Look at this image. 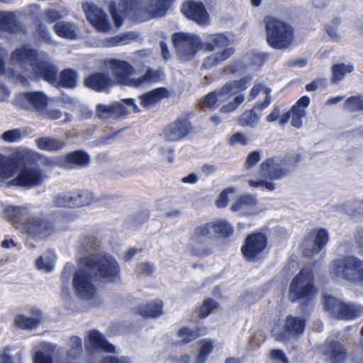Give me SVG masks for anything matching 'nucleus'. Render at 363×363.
Segmentation results:
<instances>
[{
  "label": "nucleus",
  "mask_w": 363,
  "mask_h": 363,
  "mask_svg": "<svg viewBox=\"0 0 363 363\" xmlns=\"http://www.w3.org/2000/svg\"><path fill=\"white\" fill-rule=\"evenodd\" d=\"M19 167L20 163L16 157L0 154V181L13 177L18 169L17 176L10 182L11 185L32 188L41 185L47 178L35 166Z\"/></svg>",
  "instance_id": "1"
},
{
  "label": "nucleus",
  "mask_w": 363,
  "mask_h": 363,
  "mask_svg": "<svg viewBox=\"0 0 363 363\" xmlns=\"http://www.w3.org/2000/svg\"><path fill=\"white\" fill-rule=\"evenodd\" d=\"M106 67L111 71L117 84L135 88H140L160 79L161 72L148 67L145 72L139 77H135V69L129 62L109 59L106 61Z\"/></svg>",
  "instance_id": "2"
},
{
  "label": "nucleus",
  "mask_w": 363,
  "mask_h": 363,
  "mask_svg": "<svg viewBox=\"0 0 363 363\" xmlns=\"http://www.w3.org/2000/svg\"><path fill=\"white\" fill-rule=\"evenodd\" d=\"M173 0H120L119 11L122 16L128 10H135V14L142 18V21L163 17Z\"/></svg>",
  "instance_id": "3"
},
{
  "label": "nucleus",
  "mask_w": 363,
  "mask_h": 363,
  "mask_svg": "<svg viewBox=\"0 0 363 363\" xmlns=\"http://www.w3.org/2000/svg\"><path fill=\"white\" fill-rule=\"evenodd\" d=\"M330 274L333 279H340L363 286V260L354 256L335 259Z\"/></svg>",
  "instance_id": "4"
},
{
  "label": "nucleus",
  "mask_w": 363,
  "mask_h": 363,
  "mask_svg": "<svg viewBox=\"0 0 363 363\" xmlns=\"http://www.w3.org/2000/svg\"><path fill=\"white\" fill-rule=\"evenodd\" d=\"M80 264L87 267L96 279L106 282H116L120 279V267L112 255H91L82 259Z\"/></svg>",
  "instance_id": "5"
},
{
  "label": "nucleus",
  "mask_w": 363,
  "mask_h": 363,
  "mask_svg": "<svg viewBox=\"0 0 363 363\" xmlns=\"http://www.w3.org/2000/svg\"><path fill=\"white\" fill-rule=\"evenodd\" d=\"M266 40L267 44L276 50L287 49L294 40L292 26L282 20L267 17L264 19Z\"/></svg>",
  "instance_id": "6"
},
{
  "label": "nucleus",
  "mask_w": 363,
  "mask_h": 363,
  "mask_svg": "<svg viewBox=\"0 0 363 363\" xmlns=\"http://www.w3.org/2000/svg\"><path fill=\"white\" fill-rule=\"evenodd\" d=\"M316 293L312 271L309 268H303L292 279L289 297L291 301H307L311 300Z\"/></svg>",
  "instance_id": "7"
},
{
  "label": "nucleus",
  "mask_w": 363,
  "mask_h": 363,
  "mask_svg": "<svg viewBox=\"0 0 363 363\" xmlns=\"http://www.w3.org/2000/svg\"><path fill=\"white\" fill-rule=\"evenodd\" d=\"M324 307L333 316L341 320H352L363 314V306L343 303L333 296H325Z\"/></svg>",
  "instance_id": "8"
},
{
  "label": "nucleus",
  "mask_w": 363,
  "mask_h": 363,
  "mask_svg": "<svg viewBox=\"0 0 363 363\" xmlns=\"http://www.w3.org/2000/svg\"><path fill=\"white\" fill-rule=\"evenodd\" d=\"M172 43L182 60L190 59L202 48L200 38L191 33H174L172 35Z\"/></svg>",
  "instance_id": "9"
},
{
  "label": "nucleus",
  "mask_w": 363,
  "mask_h": 363,
  "mask_svg": "<svg viewBox=\"0 0 363 363\" xmlns=\"http://www.w3.org/2000/svg\"><path fill=\"white\" fill-rule=\"evenodd\" d=\"M73 278L72 284L75 292L83 299L91 300L96 298V287L93 283L91 271L83 264Z\"/></svg>",
  "instance_id": "10"
},
{
  "label": "nucleus",
  "mask_w": 363,
  "mask_h": 363,
  "mask_svg": "<svg viewBox=\"0 0 363 363\" xmlns=\"http://www.w3.org/2000/svg\"><path fill=\"white\" fill-rule=\"evenodd\" d=\"M42 78L56 86L73 88L77 84V74L71 69H65L58 74L57 68L51 63L50 58Z\"/></svg>",
  "instance_id": "11"
},
{
  "label": "nucleus",
  "mask_w": 363,
  "mask_h": 363,
  "mask_svg": "<svg viewBox=\"0 0 363 363\" xmlns=\"http://www.w3.org/2000/svg\"><path fill=\"white\" fill-rule=\"evenodd\" d=\"M267 246V238L264 234L252 233L247 237L245 244L242 247V252L248 261H256L262 257Z\"/></svg>",
  "instance_id": "12"
},
{
  "label": "nucleus",
  "mask_w": 363,
  "mask_h": 363,
  "mask_svg": "<svg viewBox=\"0 0 363 363\" xmlns=\"http://www.w3.org/2000/svg\"><path fill=\"white\" fill-rule=\"evenodd\" d=\"M212 237L208 224L196 228L189 240V247L197 256L203 257L209 254L207 242Z\"/></svg>",
  "instance_id": "13"
},
{
  "label": "nucleus",
  "mask_w": 363,
  "mask_h": 363,
  "mask_svg": "<svg viewBox=\"0 0 363 363\" xmlns=\"http://www.w3.org/2000/svg\"><path fill=\"white\" fill-rule=\"evenodd\" d=\"M94 201L93 194L85 191L59 195L54 200V203L57 206L70 208L89 206Z\"/></svg>",
  "instance_id": "14"
},
{
  "label": "nucleus",
  "mask_w": 363,
  "mask_h": 363,
  "mask_svg": "<svg viewBox=\"0 0 363 363\" xmlns=\"http://www.w3.org/2000/svg\"><path fill=\"white\" fill-rule=\"evenodd\" d=\"M50 99L40 91L26 92L18 94L16 105L24 109H35L40 113L48 105Z\"/></svg>",
  "instance_id": "15"
},
{
  "label": "nucleus",
  "mask_w": 363,
  "mask_h": 363,
  "mask_svg": "<svg viewBox=\"0 0 363 363\" xmlns=\"http://www.w3.org/2000/svg\"><path fill=\"white\" fill-rule=\"evenodd\" d=\"M257 203V200L255 195L243 194L237 198L231 205L230 210L241 216L256 215L261 211Z\"/></svg>",
  "instance_id": "16"
},
{
  "label": "nucleus",
  "mask_w": 363,
  "mask_h": 363,
  "mask_svg": "<svg viewBox=\"0 0 363 363\" xmlns=\"http://www.w3.org/2000/svg\"><path fill=\"white\" fill-rule=\"evenodd\" d=\"M82 8L86 15L87 20L98 31L107 33L110 30L111 25L101 9L90 3L83 4Z\"/></svg>",
  "instance_id": "17"
},
{
  "label": "nucleus",
  "mask_w": 363,
  "mask_h": 363,
  "mask_svg": "<svg viewBox=\"0 0 363 363\" xmlns=\"http://www.w3.org/2000/svg\"><path fill=\"white\" fill-rule=\"evenodd\" d=\"M191 131V125L185 119H177L167 125L163 131L164 139L168 142H177L186 137Z\"/></svg>",
  "instance_id": "18"
},
{
  "label": "nucleus",
  "mask_w": 363,
  "mask_h": 363,
  "mask_svg": "<svg viewBox=\"0 0 363 363\" xmlns=\"http://www.w3.org/2000/svg\"><path fill=\"white\" fill-rule=\"evenodd\" d=\"M85 347L89 351L103 350L106 352L116 353V347L109 343L103 334L96 330H91L88 332L85 338Z\"/></svg>",
  "instance_id": "19"
},
{
  "label": "nucleus",
  "mask_w": 363,
  "mask_h": 363,
  "mask_svg": "<svg viewBox=\"0 0 363 363\" xmlns=\"http://www.w3.org/2000/svg\"><path fill=\"white\" fill-rule=\"evenodd\" d=\"M328 234L325 229H319L314 236L311 235L303 245V254L306 257H311L318 253L328 243Z\"/></svg>",
  "instance_id": "20"
},
{
  "label": "nucleus",
  "mask_w": 363,
  "mask_h": 363,
  "mask_svg": "<svg viewBox=\"0 0 363 363\" xmlns=\"http://www.w3.org/2000/svg\"><path fill=\"white\" fill-rule=\"evenodd\" d=\"M182 13L199 25L209 23V18L204 6L201 3L194 1L186 2L182 8Z\"/></svg>",
  "instance_id": "21"
},
{
  "label": "nucleus",
  "mask_w": 363,
  "mask_h": 363,
  "mask_svg": "<svg viewBox=\"0 0 363 363\" xmlns=\"http://www.w3.org/2000/svg\"><path fill=\"white\" fill-rule=\"evenodd\" d=\"M288 170L275 159H267L260 165L259 175L263 179H281Z\"/></svg>",
  "instance_id": "22"
},
{
  "label": "nucleus",
  "mask_w": 363,
  "mask_h": 363,
  "mask_svg": "<svg viewBox=\"0 0 363 363\" xmlns=\"http://www.w3.org/2000/svg\"><path fill=\"white\" fill-rule=\"evenodd\" d=\"M25 228L29 235L41 239L45 238L54 233V228L50 223L38 218L28 219Z\"/></svg>",
  "instance_id": "23"
},
{
  "label": "nucleus",
  "mask_w": 363,
  "mask_h": 363,
  "mask_svg": "<svg viewBox=\"0 0 363 363\" xmlns=\"http://www.w3.org/2000/svg\"><path fill=\"white\" fill-rule=\"evenodd\" d=\"M84 85L96 91H106L113 85V82L105 74L97 72L86 77Z\"/></svg>",
  "instance_id": "24"
},
{
  "label": "nucleus",
  "mask_w": 363,
  "mask_h": 363,
  "mask_svg": "<svg viewBox=\"0 0 363 363\" xmlns=\"http://www.w3.org/2000/svg\"><path fill=\"white\" fill-rule=\"evenodd\" d=\"M127 111L120 102L111 104H98L96 106V115L102 119L111 117H119L125 115Z\"/></svg>",
  "instance_id": "25"
},
{
  "label": "nucleus",
  "mask_w": 363,
  "mask_h": 363,
  "mask_svg": "<svg viewBox=\"0 0 363 363\" xmlns=\"http://www.w3.org/2000/svg\"><path fill=\"white\" fill-rule=\"evenodd\" d=\"M162 309L163 301L157 299L140 306L138 312L144 318H157L163 314Z\"/></svg>",
  "instance_id": "26"
},
{
  "label": "nucleus",
  "mask_w": 363,
  "mask_h": 363,
  "mask_svg": "<svg viewBox=\"0 0 363 363\" xmlns=\"http://www.w3.org/2000/svg\"><path fill=\"white\" fill-rule=\"evenodd\" d=\"M168 91L165 88L155 89L139 96L140 105L144 108H149L161 99L168 96Z\"/></svg>",
  "instance_id": "27"
},
{
  "label": "nucleus",
  "mask_w": 363,
  "mask_h": 363,
  "mask_svg": "<svg viewBox=\"0 0 363 363\" xmlns=\"http://www.w3.org/2000/svg\"><path fill=\"white\" fill-rule=\"evenodd\" d=\"M230 38L227 33H214L206 36V41L203 43L205 50L208 52L216 48H224L230 44Z\"/></svg>",
  "instance_id": "28"
},
{
  "label": "nucleus",
  "mask_w": 363,
  "mask_h": 363,
  "mask_svg": "<svg viewBox=\"0 0 363 363\" xmlns=\"http://www.w3.org/2000/svg\"><path fill=\"white\" fill-rule=\"evenodd\" d=\"M305 328L303 319L291 315L287 316L284 323V337H294L301 335Z\"/></svg>",
  "instance_id": "29"
},
{
  "label": "nucleus",
  "mask_w": 363,
  "mask_h": 363,
  "mask_svg": "<svg viewBox=\"0 0 363 363\" xmlns=\"http://www.w3.org/2000/svg\"><path fill=\"white\" fill-rule=\"evenodd\" d=\"M21 28L16 16L9 11H0V30L16 33Z\"/></svg>",
  "instance_id": "30"
},
{
  "label": "nucleus",
  "mask_w": 363,
  "mask_h": 363,
  "mask_svg": "<svg viewBox=\"0 0 363 363\" xmlns=\"http://www.w3.org/2000/svg\"><path fill=\"white\" fill-rule=\"evenodd\" d=\"M42 313L39 311L33 312L30 316L20 315L16 318V324L21 328L30 330L41 323L43 321Z\"/></svg>",
  "instance_id": "31"
},
{
  "label": "nucleus",
  "mask_w": 363,
  "mask_h": 363,
  "mask_svg": "<svg viewBox=\"0 0 363 363\" xmlns=\"http://www.w3.org/2000/svg\"><path fill=\"white\" fill-rule=\"evenodd\" d=\"M235 52L232 47L225 48L222 51L214 53L204 59L202 66L206 69L217 66L228 60Z\"/></svg>",
  "instance_id": "32"
},
{
  "label": "nucleus",
  "mask_w": 363,
  "mask_h": 363,
  "mask_svg": "<svg viewBox=\"0 0 363 363\" xmlns=\"http://www.w3.org/2000/svg\"><path fill=\"white\" fill-rule=\"evenodd\" d=\"M227 89V87H222L218 91H214L207 94L201 104L202 108L213 109L223 102L227 101L229 99L228 95L225 92Z\"/></svg>",
  "instance_id": "33"
},
{
  "label": "nucleus",
  "mask_w": 363,
  "mask_h": 363,
  "mask_svg": "<svg viewBox=\"0 0 363 363\" xmlns=\"http://www.w3.org/2000/svg\"><path fill=\"white\" fill-rule=\"evenodd\" d=\"M37 147L44 151H56L62 150L65 144L62 140L57 138L43 137L35 140Z\"/></svg>",
  "instance_id": "34"
},
{
  "label": "nucleus",
  "mask_w": 363,
  "mask_h": 363,
  "mask_svg": "<svg viewBox=\"0 0 363 363\" xmlns=\"http://www.w3.org/2000/svg\"><path fill=\"white\" fill-rule=\"evenodd\" d=\"M207 224L211 230L212 235L216 234L220 237H227L233 234V225L225 220H218Z\"/></svg>",
  "instance_id": "35"
},
{
  "label": "nucleus",
  "mask_w": 363,
  "mask_h": 363,
  "mask_svg": "<svg viewBox=\"0 0 363 363\" xmlns=\"http://www.w3.org/2000/svg\"><path fill=\"white\" fill-rule=\"evenodd\" d=\"M90 160L89 155L81 150L74 151L66 157L67 167L71 168L74 166L85 167L89 163Z\"/></svg>",
  "instance_id": "36"
},
{
  "label": "nucleus",
  "mask_w": 363,
  "mask_h": 363,
  "mask_svg": "<svg viewBox=\"0 0 363 363\" xmlns=\"http://www.w3.org/2000/svg\"><path fill=\"white\" fill-rule=\"evenodd\" d=\"M4 214L11 221H21L28 215V209L25 206H9L4 208Z\"/></svg>",
  "instance_id": "37"
},
{
  "label": "nucleus",
  "mask_w": 363,
  "mask_h": 363,
  "mask_svg": "<svg viewBox=\"0 0 363 363\" xmlns=\"http://www.w3.org/2000/svg\"><path fill=\"white\" fill-rule=\"evenodd\" d=\"M55 33L61 38L74 39L77 36L75 25L69 22L59 21L55 26Z\"/></svg>",
  "instance_id": "38"
},
{
  "label": "nucleus",
  "mask_w": 363,
  "mask_h": 363,
  "mask_svg": "<svg viewBox=\"0 0 363 363\" xmlns=\"http://www.w3.org/2000/svg\"><path fill=\"white\" fill-rule=\"evenodd\" d=\"M327 350L330 354L332 363H340L346 355L343 346L337 342H328Z\"/></svg>",
  "instance_id": "39"
},
{
  "label": "nucleus",
  "mask_w": 363,
  "mask_h": 363,
  "mask_svg": "<svg viewBox=\"0 0 363 363\" xmlns=\"http://www.w3.org/2000/svg\"><path fill=\"white\" fill-rule=\"evenodd\" d=\"M55 259V253L52 251H47L36 260V267L46 272H51L54 267Z\"/></svg>",
  "instance_id": "40"
},
{
  "label": "nucleus",
  "mask_w": 363,
  "mask_h": 363,
  "mask_svg": "<svg viewBox=\"0 0 363 363\" xmlns=\"http://www.w3.org/2000/svg\"><path fill=\"white\" fill-rule=\"evenodd\" d=\"M154 151L160 160L169 163L174 162V150L172 145L165 143H160L155 147Z\"/></svg>",
  "instance_id": "41"
},
{
  "label": "nucleus",
  "mask_w": 363,
  "mask_h": 363,
  "mask_svg": "<svg viewBox=\"0 0 363 363\" xmlns=\"http://www.w3.org/2000/svg\"><path fill=\"white\" fill-rule=\"evenodd\" d=\"M260 116L252 109L244 111L238 119V124L242 127H255L258 124Z\"/></svg>",
  "instance_id": "42"
},
{
  "label": "nucleus",
  "mask_w": 363,
  "mask_h": 363,
  "mask_svg": "<svg viewBox=\"0 0 363 363\" xmlns=\"http://www.w3.org/2000/svg\"><path fill=\"white\" fill-rule=\"evenodd\" d=\"M353 70V67L351 65L337 64L332 67L331 72V82L337 83L342 80L347 74L351 73Z\"/></svg>",
  "instance_id": "43"
},
{
  "label": "nucleus",
  "mask_w": 363,
  "mask_h": 363,
  "mask_svg": "<svg viewBox=\"0 0 363 363\" xmlns=\"http://www.w3.org/2000/svg\"><path fill=\"white\" fill-rule=\"evenodd\" d=\"M250 79L247 78H244L240 81H233L230 83H227L223 87L228 88L225 92L228 95V98H230L231 96L245 90L250 86Z\"/></svg>",
  "instance_id": "44"
},
{
  "label": "nucleus",
  "mask_w": 363,
  "mask_h": 363,
  "mask_svg": "<svg viewBox=\"0 0 363 363\" xmlns=\"http://www.w3.org/2000/svg\"><path fill=\"white\" fill-rule=\"evenodd\" d=\"M206 332V331L205 329H197L194 330L191 328L184 327L179 330L178 336L181 338L182 342L187 343L196 339L199 335H204Z\"/></svg>",
  "instance_id": "45"
},
{
  "label": "nucleus",
  "mask_w": 363,
  "mask_h": 363,
  "mask_svg": "<svg viewBox=\"0 0 363 363\" xmlns=\"http://www.w3.org/2000/svg\"><path fill=\"white\" fill-rule=\"evenodd\" d=\"M138 37L135 33H127L122 35H116L106 40L104 46L113 47L127 44L130 40H134Z\"/></svg>",
  "instance_id": "46"
},
{
  "label": "nucleus",
  "mask_w": 363,
  "mask_h": 363,
  "mask_svg": "<svg viewBox=\"0 0 363 363\" xmlns=\"http://www.w3.org/2000/svg\"><path fill=\"white\" fill-rule=\"evenodd\" d=\"M310 104V99L307 96L301 97L294 105L291 110V114L298 115L299 116L305 117L306 114V108Z\"/></svg>",
  "instance_id": "47"
},
{
  "label": "nucleus",
  "mask_w": 363,
  "mask_h": 363,
  "mask_svg": "<svg viewBox=\"0 0 363 363\" xmlns=\"http://www.w3.org/2000/svg\"><path fill=\"white\" fill-rule=\"evenodd\" d=\"M344 108L347 110L356 111L363 110V96H356L349 97L344 103Z\"/></svg>",
  "instance_id": "48"
},
{
  "label": "nucleus",
  "mask_w": 363,
  "mask_h": 363,
  "mask_svg": "<svg viewBox=\"0 0 363 363\" xmlns=\"http://www.w3.org/2000/svg\"><path fill=\"white\" fill-rule=\"evenodd\" d=\"M201 347L197 357V363H204L206 357L210 354L213 349V343L210 340H203L201 341Z\"/></svg>",
  "instance_id": "49"
},
{
  "label": "nucleus",
  "mask_w": 363,
  "mask_h": 363,
  "mask_svg": "<svg viewBox=\"0 0 363 363\" xmlns=\"http://www.w3.org/2000/svg\"><path fill=\"white\" fill-rule=\"evenodd\" d=\"M26 133L21 129L16 128L6 131L1 135V138L7 143H16L19 141Z\"/></svg>",
  "instance_id": "50"
},
{
  "label": "nucleus",
  "mask_w": 363,
  "mask_h": 363,
  "mask_svg": "<svg viewBox=\"0 0 363 363\" xmlns=\"http://www.w3.org/2000/svg\"><path fill=\"white\" fill-rule=\"evenodd\" d=\"M71 349L68 351V356L72 358L78 357L82 352L81 338L77 336L70 338Z\"/></svg>",
  "instance_id": "51"
},
{
  "label": "nucleus",
  "mask_w": 363,
  "mask_h": 363,
  "mask_svg": "<svg viewBox=\"0 0 363 363\" xmlns=\"http://www.w3.org/2000/svg\"><path fill=\"white\" fill-rule=\"evenodd\" d=\"M249 143V139L245 133H235L230 135L228 139V144L230 146L236 145H247Z\"/></svg>",
  "instance_id": "52"
},
{
  "label": "nucleus",
  "mask_w": 363,
  "mask_h": 363,
  "mask_svg": "<svg viewBox=\"0 0 363 363\" xmlns=\"http://www.w3.org/2000/svg\"><path fill=\"white\" fill-rule=\"evenodd\" d=\"M236 191L235 188L230 187L223 190L216 201V204L218 208L225 207L229 201L228 195L234 194Z\"/></svg>",
  "instance_id": "53"
},
{
  "label": "nucleus",
  "mask_w": 363,
  "mask_h": 363,
  "mask_svg": "<svg viewBox=\"0 0 363 363\" xmlns=\"http://www.w3.org/2000/svg\"><path fill=\"white\" fill-rule=\"evenodd\" d=\"M216 307L217 303L215 301L211 298L206 299L200 308L199 316L201 318L207 317Z\"/></svg>",
  "instance_id": "54"
},
{
  "label": "nucleus",
  "mask_w": 363,
  "mask_h": 363,
  "mask_svg": "<svg viewBox=\"0 0 363 363\" xmlns=\"http://www.w3.org/2000/svg\"><path fill=\"white\" fill-rule=\"evenodd\" d=\"M244 101V96L240 94L233 99V101L229 102L228 104L223 106L220 111L223 113H230L235 110H236L238 106Z\"/></svg>",
  "instance_id": "55"
},
{
  "label": "nucleus",
  "mask_w": 363,
  "mask_h": 363,
  "mask_svg": "<svg viewBox=\"0 0 363 363\" xmlns=\"http://www.w3.org/2000/svg\"><path fill=\"white\" fill-rule=\"evenodd\" d=\"M260 177L259 179L257 180H253L250 179L248 181V184L252 188H258L261 186H264V188L269 191H274V184L272 182H266L264 181L265 179Z\"/></svg>",
  "instance_id": "56"
},
{
  "label": "nucleus",
  "mask_w": 363,
  "mask_h": 363,
  "mask_svg": "<svg viewBox=\"0 0 363 363\" xmlns=\"http://www.w3.org/2000/svg\"><path fill=\"white\" fill-rule=\"evenodd\" d=\"M270 91L271 89L269 88L266 87L262 84H255L250 91L248 100H253L260 92H263L265 94H269Z\"/></svg>",
  "instance_id": "57"
},
{
  "label": "nucleus",
  "mask_w": 363,
  "mask_h": 363,
  "mask_svg": "<svg viewBox=\"0 0 363 363\" xmlns=\"http://www.w3.org/2000/svg\"><path fill=\"white\" fill-rule=\"evenodd\" d=\"M42 115L45 116L46 118L51 120H58L60 119L62 116V112L57 110V109H51L47 108V106L44 108V110L40 113Z\"/></svg>",
  "instance_id": "58"
},
{
  "label": "nucleus",
  "mask_w": 363,
  "mask_h": 363,
  "mask_svg": "<svg viewBox=\"0 0 363 363\" xmlns=\"http://www.w3.org/2000/svg\"><path fill=\"white\" fill-rule=\"evenodd\" d=\"M102 363H132L131 359L125 356H106L103 358Z\"/></svg>",
  "instance_id": "59"
},
{
  "label": "nucleus",
  "mask_w": 363,
  "mask_h": 363,
  "mask_svg": "<svg viewBox=\"0 0 363 363\" xmlns=\"http://www.w3.org/2000/svg\"><path fill=\"white\" fill-rule=\"evenodd\" d=\"M63 16L64 15L60 11L52 9L47 11L45 13V20L50 23L63 18Z\"/></svg>",
  "instance_id": "60"
},
{
  "label": "nucleus",
  "mask_w": 363,
  "mask_h": 363,
  "mask_svg": "<svg viewBox=\"0 0 363 363\" xmlns=\"http://www.w3.org/2000/svg\"><path fill=\"white\" fill-rule=\"evenodd\" d=\"M250 61L251 64L250 65L255 68L257 69L259 68L262 65L264 64L265 61V58L263 55L262 54H252L250 56Z\"/></svg>",
  "instance_id": "61"
},
{
  "label": "nucleus",
  "mask_w": 363,
  "mask_h": 363,
  "mask_svg": "<svg viewBox=\"0 0 363 363\" xmlns=\"http://www.w3.org/2000/svg\"><path fill=\"white\" fill-rule=\"evenodd\" d=\"M260 154L258 151H254L247 155L245 164L247 167H252L260 160Z\"/></svg>",
  "instance_id": "62"
},
{
  "label": "nucleus",
  "mask_w": 363,
  "mask_h": 363,
  "mask_svg": "<svg viewBox=\"0 0 363 363\" xmlns=\"http://www.w3.org/2000/svg\"><path fill=\"white\" fill-rule=\"evenodd\" d=\"M33 363H52V361L50 355L44 354L40 351H36Z\"/></svg>",
  "instance_id": "63"
},
{
  "label": "nucleus",
  "mask_w": 363,
  "mask_h": 363,
  "mask_svg": "<svg viewBox=\"0 0 363 363\" xmlns=\"http://www.w3.org/2000/svg\"><path fill=\"white\" fill-rule=\"evenodd\" d=\"M271 357L274 359L279 361L281 363H287V359L282 351L279 350H272Z\"/></svg>",
  "instance_id": "64"
}]
</instances>
